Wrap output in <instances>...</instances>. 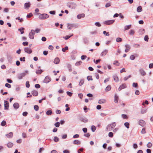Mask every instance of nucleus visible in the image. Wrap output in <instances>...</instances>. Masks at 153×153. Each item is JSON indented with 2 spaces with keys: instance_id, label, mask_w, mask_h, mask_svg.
Here are the masks:
<instances>
[{
  "instance_id": "nucleus-2",
  "label": "nucleus",
  "mask_w": 153,
  "mask_h": 153,
  "mask_svg": "<svg viewBox=\"0 0 153 153\" xmlns=\"http://www.w3.org/2000/svg\"><path fill=\"white\" fill-rule=\"evenodd\" d=\"M49 17V15L46 13H43L39 15V18L41 20L45 19Z\"/></svg>"
},
{
  "instance_id": "nucleus-5",
  "label": "nucleus",
  "mask_w": 153,
  "mask_h": 153,
  "mask_svg": "<svg viewBox=\"0 0 153 153\" xmlns=\"http://www.w3.org/2000/svg\"><path fill=\"white\" fill-rule=\"evenodd\" d=\"M114 21H115L114 20H110L104 21L103 23L106 25H110L113 24Z\"/></svg>"
},
{
  "instance_id": "nucleus-43",
  "label": "nucleus",
  "mask_w": 153,
  "mask_h": 153,
  "mask_svg": "<svg viewBox=\"0 0 153 153\" xmlns=\"http://www.w3.org/2000/svg\"><path fill=\"white\" fill-rule=\"evenodd\" d=\"M34 109L36 111H38L39 109V106L38 105H35L34 106Z\"/></svg>"
},
{
  "instance_id": "nucleus-17",
  "label": "nucleus",
  "mask_w": 153,
  "mask_h": 153,
  "mask_svg": "<svg viewBox=\"0 0 153 153\" xmlns=\"http://www.w3.org/2000/svg\"><path fill=\"white\" fill-rule=\"evenodd\" d=\"M30 2L26 3L25 4H24L25 8L26 9V8H29V7H30Z\"/></svg>"
},
{
  "instance_id": "nucleus-13",
  "label": "nucleus",
  "mask_w": 153,
  "mask_h": 153,
  "mask_svg": "<svg viewBox=\"0 0 153 153\" xmlns=\"http://www.w3.org/2000/svg\"><path fill=\"white\" fill-rule=\"evenodd\" d=\"M79 120L81 121L84 123H87L88 121V119L86 118H83L81 117L79 119Z\"/></svg>"
},
{
  "instance_id": "nucleus-27",
  "label": "nucleus",
  "mask_w": 153,
  "mask_h": 153,
  "mask_svg": "<svg viewBox=\"0 0 153 153\" xmlns=\"http://www.w3.org/2000/svg\"><path fill=\"white\" fill-rule=\"evenodd\" d=\"M147 112V109L143 108H143H142L141 110V113L142 114H143Z\"/></svg>"
},
{
  "instance_id": "nucleus-53",
  "label": "nucleus",
  "mask_w": 153,
  "mask_h": 153,
  "mask_svg": "<svg viewBox=\"0 0 153 153\" xmlns=\"http://www.w3.org/2000/svg\"><path fill=\"white\" fill-rule=\"evenodd\" d=\"M5 87L8 88H10L11 87V85L7 83H5Z\"/></svg>"
},
{
  "instance_id": "nucleus-19",
  "label": "nucleus",
  "mask_w": 153,
  "mask_h": 153,
  "mask_svg": "<svg viewBox=\"0 0 153 153\" xmlns=\"http://www.w3.org/2000/svg\"><path fill=\"white\" fill-rule=\"evenodd\" d=\"M106 102V100L104 99L100 100L98 101V103L100 104L104 103Z\"/></svg>"
},
{
  "instance_id": "nucleus-3",
  "label": "nucleus",
  "mask_w": 153,
  "mask_h": 153,
  "mask_svg": "<svg viewBox=\"0 0 153 153\" xmlns=\"http://www.w3.org/2000/svg\"><path fill=\"white\" fill-rule=\"evenodd\" d=\"M67 27L68 29L71 30L72 28H76L78 27L77 25L74 24H67Z\"/></svg>"
},
{
  "instance_id": "nucleus-7",
  "label": "nucleus",
  "mask_w": 153,
  "mask_h": 153,
  "mask_svg": "<svg viewBox=\"0 0 153 153\" xmlns=\"http://www.w3.org/2000/svg\"><path fill=\"white\" fill-rule=\"evenodd\" d=\"M25 52L29 54H30L32 53V51L30 48L28 47H25L24 49Z\"/></svg>"
},
{
  "instance_id": "nucleus-39",
  "label": "nucleus",
  "mask_w": 153,
  "mask_h": 153,
  "mask_svg": "<svg viewBox=\"0 0 153 153\" xmlns=\"http://www.w3.org/2000/svg\"><path fill=\"white\" fill-rule=\"evenodd\" d=\"M53 140L55 142H57L59 141V138L56 136H55L53 138Z\"/></svg>"
},
{
  "instance_id": "nucleus-23",
  "label": "nucleus",
  "mask_w": 153,
  "mask_h": 153,
  "mask_svg": "<svg viewBox=\"0 0 153 153\" xmlns=\"http://www.w3.org/2000/svg\"><path fill=\"white\" fill-rule=\"evenodd\" d=\"M142 10L143 9L141 6H139L137 7V12H140L142 11Z\"/></svg>"
},
{
  "instance_id": "nucleus-49",
  "label": "nucleus",
  "mask_w": 153,
  "mask_h": 153,
  "mask_svg": "<svg viewBox=\"0 0 153 153\" xmlns=\"http://www.w3.org/2000/svg\"><path fill=\"white\" fill-rule=\"evenodd\" d=\"M60 123L57 122L54 124V126L56 127H59L60 126Z\"/></svg>"
},
{
  "instance_id": "nucleus-36",
  "label": "nucleus",
  "mask_w": 153,
  "mask_h": 153,
  "mask_svg": "<svg viewBox=\"0 0 153 153\" xmlns=\"http://www.w3.org/2000/svg\"><path fill=\"white\" fill-rule=\"evenodd\" d=\"M131 25L126 26L125 27V28H124L125 30H128L131 28Z\"/></svg>"
},
{
  "instance_id": "nucleus-52",
  "label": "nucleus",
  "mask_w": 153,
  "mask_h": 153,
  "mask_svg": "<svg viewBox=\"0 0 153 153\" xmlns=\"http://www.w3.org/2000/svg\"><path fill=\"white\" fill-rule=\"evenodd\" d=\"M81 58L82 60H84L87 58V56L85 55H83L81 56Z\"/></svg>"
},
{
  "instance_id": "nucleus-42",
  "label": "nucleus",
  "mask_w": 153,
  "mask_h": 153,
  "mask_svg": "<svg viewBox=\"0 0 153 153\" xmlns=\"http://www.w3.org/2000/svg\"><path fill=\"white\" fill-rule=\"evenodd\" d=\"M122 117L124 119H128V116L126 114H122Z\"/></svg>"
},
{
  "instance_id": "nucleus-50",
  "label": "nucleus",
  "mask_w": 153,
  "mask_h": 153,
  "mask_svg": "<svg viewBox=\"0 0 153 153\" xmlns=\"http://www.w3.org/2000/svg\"><path fill=\"white\" fill-rule=\"evenodd\" d=\"M108 136L110 137H112L113 136V133L111 132H109Z\"/></svg>"
},
{
  "instance_id": "nucleus-16",
  "label": "nucleus",
  "mask_w": 153,
  "mask_h": 153,
  "mask_svg": "<svg viewBox=\"0 0 153 153\" xmlns=\"http://www.w3.org/2000/svg\"><path fill=\"white\" fill-rule=\"evenodd\" d=\"M59 62L60 59L59 58L56 57L55 59L53 62L55 64H57L59 63Z\"/></svg>"
},
{
  "instance_id": "nucleus-45",
  "label": "nucleus",
  "mask_w": 153,
  "mask_h": 153,
  "mask_svg": "<svg viewBox=\"0 0 153 153\" xmlns=\"http://www.w3.org/2000/svg\"><path fill=\"white\" fill-rule=\"evenodd\" d=\"M16 20H19L20 21L19 22H22L23 21V19L22 18L20 19L19 17H18L16 18Z\"/></svg>"
},
{
  "instance_id": "nucleus-64",
  "label": "nucleus",
  "mask_w": 153,
  "mask_h": 153,
  "mask_svg": "<svg viewBox=\"0 0 153 153\" xmlns=\"http://www.w3.org/2000/svg\"><path fill=\"white\" fill-rule=\"evenodd\" d=\"M28 45V42H24L22 43V45L24 46H27Z\"/></svg>"
},
{
  "instance_id": "nucleus-21",
  "label": "nucleus",
  "mask_w": 153,
  "mask_h": 153,
  "mask_svg": "<svg viewBox=\"0 0 153 153\" xmlns=\"http://www.w3.org/2000/svg\"><path fill=\"white\" fill-rule=\"evenodd\" d=\"M114 79V80L116 82H118L119 81V78L117 76V75L115 74L113 76Z\"/></svg>"
},
{
  "instance_id": "nucleus-29",
  "label": "nucleus",
  "mask_w": 153,
  "mask_h": 153,
  "mask_svg": "<svg viewBox=\"0 0 153 153\" xmlns=\"http://www.w3.org/2000/svg\"><path fill=\"white\" fill-rule=\"evenodd\" d=\"M43 71L42 69L38 70L36 71V73L37 74H41Z\"/></svg>"
},
{
  "instance_id": "nucleus-1",
  "label": "nucleus",
  "mask_w": 153,
  "mask_h": 153,
  "mask_svg": "<svg viewBox=\"0 0 153 153\" xmlns=\"http://www.w3.org/2000/svg\"><path fill=\"white\" fill-rule=\"evenodd\" d=\"M67 6L71 9H75L76 6V4L73 2L69 1L67 3Z\"/></svg>"
},
{
  "instance_id": "nucleus-33",
  "label": "nucleus",
  "mask_w": 153,
  "mask_h": 153,
  "mask_svg": "<svg viewBox=\"0 0 153 153\" xmlns=\"http://www.w3.org/2000/svg\"><path fill=\"white\" fill-rule=\"evenodd\" d=\"M124 125L127 128H129V123L127 122H126L124 123Z\"/></svg>"
},
{
  "instance_id": "nucleus-48",
  "label": "nucleus",
  "mask_w": 153,
  "mask_h": 153,
  "mask_svg": "<svg viewBox=\"0 0 153 153\" xmlns=\"http://www.w3.org/2000/svg\"><path fill=\"white\" fill-rule=\"evenodd\" d=\"M100 61H101V59H98L96 60L94 59V63H95L96 64H98L99 62H100Z\"/></svg>"
},
{
  "instance_id": "nucleus-60",
  "label": "nucleus",
  "mask_w": 153,
  "mask_h": 153,
  "mask_svg": "<svg viewBox=\"0 0 153 153\" xmlns=\"http://www.w3.org/2000/svg\"><path fill=\"white\" fill-rule=\"evenodd\" d=\"M103 34L106 36H109V33L108 32H106L105 31H103Z\"/></svg>"
},
{
  "instance_id": "nucleus-59",
  "label": "nucleus",
  "mask_w": 153,
  "mask_h": 153,
  "mask_svg": "<svg viewBox=\"0 0 153 153\" xmlns=\"http://www.w3.org/2000/svg\"><path fill=\"white\" fill-rule=\"evenodd\" d=\"M133 46L135 48H138L140 47V45L139 44H134L133 45Z\"/></svg>"
},
{
  "instance_id": "nucleus-8",
  "label": "nucleus",
  "mask_w": 153,
  "mask_h": 153,
  "mask_svg": "<svg viewBox=\"0 0 153 153\" xmlns=\"http://www.w3.org/2000/svg\"><path fill=\"white\" fill-rule=\"evenodd\" d=\"M51 80V78L48 76H46L44 80V83H47L49 82Z\"/></svg>"
},
{
  "instance_id": "nucleus-55",
  "label": "nucleus",
  "mask_w": 153,
  "mask_h": 153,
  "mask_svg": "<svg viewBox=\"0 0 153 153\" xmlns=\"http://www.w3.org/2000/svg\"><path fill=\"white\" fill-rule=\"evenodd\" d=\"M19 60L21 62H25V57H20V58Z\"/></svg>"
},
{
  "instance_id": "nucleus-14",
  "label": "nucleus",
  "mask_w": 153,
  "mask_h": 153,
  "mask_svg": "<svg viewBox=\"0 0 153 153\" xmlns=\"http://www.w3.org/2000/svg\"><path fill=\"white\" fill-rule=\"evenodd\" d=\"M139 72L142 76H145L146 74L145 72L142 69H140Z\"/></svg>"
},
{
  "instance_id": "nucleus-28",
  "label": "nucleus",
  "mask_w": 153,
  "mask_h": 153,
  "mask_svg": "<svg viewBox=\"0 0 153 153\" xmlns=\"http://www.w3.org/2000/svg\"><path fill=\"white\" fill-rule=\"evenodd\" d=\"M118 96L116 94H115L114 96V102L115 103H117L118 102Z\"/></svg>"
},
{
  "instance_id": "nucleus-41",
  "label": "nucleus",
  "mask_w": 153,
  "mask_h": 153,
  "mask_svg": "<svg viewBox=\"0 0 153 153\" xmlns=\"http://www.w3.org/2000/svg\"><path fill=\"white\" fill-rule=\"evenodd\" d=\"M84 83V80L83 79H82L80 80V81L79 85V86H81Z\"/></svg>"
},
{
  "instance_id": "nucleus-32",
  "label": "nucleus",
  "mask_w": 153,
  "mask_h": 153,
  "mask_svg": "<svg viewBox=\"0 0 153 153\" xmlns=\"http://www.w3.org/2000/svg\"><path fill=\"white\" fill-rule=\"evenodd\" d=\"M52 113V111L51 110H48L46 112V114L48 115H50Z\"/></svg>"
},
{
  "instance_id": "nucleus-6",
  "label": "nucleus",
  "mask_w": 153,
  "mask_h": 153,
  "mask_svg": "<svg viewBox=\"0 0 153 153\" xmlns=\"http://www.w3.org/2000/svg\"><path fill=\"white\" fill-rule=\"evenodd\" d=\"M4 109L5 110H8L9 107V103L8 101L4 100Z\"/></svg>"
},
{
  "instance_id": "nucleus-22",
  "label": "nucleus",
  "mask_w": 153,
  "mask_h": 153,
  "mask_svg": "<svg viewBox=\"0 0 153 153\" xmlns=\"http://www.w3.org/2000/svg\"><path fill=\"white\" fill-rule=\"evenodd\" d=\"M116 123L115 122H113V123L111 124H109L106 127V129H108V127H110V126H111V125L113 126L114 127H115V126H116Z\"/></svg>"
},
{
  "instance_id": "nucleus-61",
  "label": "nucleus",
  "mask_w": 153,
  "mask_h": 153,
  "mask_svg": "<svg viewBox=\"0 0 153 153\" xmlns=\"http://www.w3.org/2000/svg\"><path fill=\"white\" fill-rule=\"evenodd\" d=\"M33 16V14L31 13H30L27 15L26 17L27 18H30V17Z\"/></svg>"
},
{
  "instance_id": "nucleus-54",
  "label": "nucleus",
  "mask_w": 153,
  "mask_h": 153,
  "mask_svg": "<svg viewBox=\"0 0 153 153\" xmlns=\"http://www.w3.org/2000/svg\"><path fill=\"white\" fill-rule=\"evenodd\" d=\"M134 33V32L133 30H131L130 31L129 34L133 35Z\"/></svg>"
},
{
  "instance_id": "nucleus-25",
  "label": "nucleus",
  "mask_w": 153,
  "mask_h": 153,
  "mask_svg": "<svg viewBox=\"0 0 153 153\" xmlns=\"http://www.w3.org/2000/svg\"><path fill=\"white\" fill-rule=\"evenodd\" d=\"M6 136L9 138H11L13 136V133L11 132L9 134H6Z\"/></svg>"
},
{
  "instance_id": "nucleus-47",
  "label": "nucleus",
  "mask_w": 153,
  "mask_h": 153,
  "mask_svg": "<svg viewBox=\"0 0 153 153\" xmlns=\"http://www.w3.org/2000/svg\"><path fill=\"white\" fill-rule=\"evenodd\" d=\"M82 62L81 61H79L77 62H76V63L75 64V65L76 66H78L80 65L82 63Z\"/></svg>"
},
{
  "instance_id": "nucleus-40",
  "label": "nucleus",
  "mask_w": 153,
  "mask_h": 153,
  "mask_svg": "<svg viewBox=\"0 0 153 153\" xmlns=\"http://www.w3.org/2000/svg\"><path fill=\"white\" fill-rule=\"evenodd\" d=\"M13 145L12 143L10 142L7 144V146L8 148H11L13 146Z\"/></svg>"
},
{
  "instance_id": "nucleus-56",
  "label": "nucleus",
  "mask_w": 153,
  "mask_h": 153,
  "mask_svg": "<svg viewBox=\"0 0 153 153\" xmlns=\"http://www.w3.org/2000/svg\"><path fill=\"white\" fill-rule=\"evenodd\" d=\"M87 79H88V81L92 80L93 79L92 78V76H88L87 77Z\"/></svg>"
},
{
  "instance_id": "nucleus-35",
  "label": "nucleus",
  "mask_w": 153,
  "mask_h": 153,
  "mask_svg": "<svg viewBox=\"0 0 153 153\" xmlns=\"http://www.w3.org/2000/svg\"><path fill=\"white\" fill-rule=\"evenodd\" d=\"M91 129L92 132H94L96 129L95 126L94 125L92 126L91 127Z\"/></svg>"
},
{
  "instance_id": "nucleus-31",
  "label": "nucleus",
  "mask_w": 153,
  "mask_h": 153,
  "mask_svg": "<svg viewBox=\"0 0 153 153\" xmlns=\"http://www.w3.org/2000/svg\"><path fill=\"white\" fill-rule=\"evenodd\" d=\"M111 88V86L110 85H108L105 88V91H109Z\"/></svg>"
},
{
  "instance_id": "nucleus-24",
  "label": "nucleus",
  "mask_w": 153,
  "mask_h": 153,
  "mask_svg": "<svg viewBox=\"0 0 153 153\" xmlns=\"http://www.w3.org/2000/svg\"><path fill=\"white\" fill-rule=\"evenodd\" d=\"M67 67L68 68V70L70 72H71L72 71L71 65L70 64H67Z\"/></svg>"
},
{
  "instance_id": "nucleus-20",
  "label": "nucleus",
  "mask_w": 153,
  "mask_h": 153,
  "mask_svg": "<svg viewBox=\"0 0 153 153\" xmlns=\"http://www.w3.org/2000/svg\"><path fill=\"white\" fill-rule=\"evenodd\" d=\"M108 52V50H105L103 51L102 52L101 54V56H104Z\"/></svg>"
},
{
  "instance_id": "nucleus-51",
  "label": "nucleus",
  "mask_w": 153,
  "mask_h": 153,
  "mask_svg": "<svg viewBox=\"0 0 153 153\" xmlns=\"http://www.w3.org/2000/svg\"><path fill=\"white\" fill-rule=\"evenodd\" d=\"M95 25L97 26L100 27L101 26V25L100 23L99 22H96L95 23Z\"/></svg>"
},
{
  "instance_id": "nucleus-63",
  "label": "nucleus",
  "mask_w": 153,
  "mask_h": 153,
  "mask_svg": "<svg viewBox=\"0 0 153 153\" xmlns=\"http://www.w3.org/2000/svg\"><path fill=\"white\" fill-rule=\"evenodd\" d=\"M118 62L117 60L115 61H114V63H113V64L114 65H117V66H119L120 65V63H118Z\"/></svg>"
},
{
  "instance_id": "nucleus-11",
  "label": "nucleus",
  "mask_w": 153,
  "mask_h": 153,
  "mask_svg": "<svg viewBox=\"0 0 153 153\" xmlns=\"http://www.w3.org/2000/svg\"><path fill=\"white\" fill-rule=\"evenodd\" d=\"M125 46L126 47V49H125V51L126 52H128L131 48L130 46L128 45H126Z\"/></svg>"
},
{
  "instance_id": "nucleus-4",
  "label": "nucleus",
  "mask_w": 153,
  "mask_h": 153,
  "mask_svg": "<svg viewBox=\"0 0 153 153\" xmlns=\"http://www.w3.org/2000/svg\"><path fill=\"white\" fill-rule=\"evenodd\" d=\"M35 34V30H31L29 34V38L31 39H33L34 38V35Z\"/></svg>"
},
{
  "instance_id": "nucleus-30",
  "label": "nucleus",
  "mask_w": 153,
  "mask_h": 153,
  "mask_svg": "<svg viewBox=\"0 0 153 153\" xmlns=\"http://www.w3.org/2000/svg\"><path fill=\"white\" fill-rule=\"evenodd\" d=\"M73 36V34H72L70 36H68L67 35L65 37H63L65 39V40H67L69 38L72 37Z\"/></svg>"
},
{
  "instance_id": "nucleus-12",
  "label": "nucleus",
  "mask_w": 153,
  "mask_h": 153,
  "mask_svg": "<svg viewBox=\"0 0 153 153\" xmlns=\"http://www.w3.org/2000/svg\"><path fill=\"white\" fill-rule=\"evenodd\" d=\"M31 93L33 96H37L38 95V92L36 90H33L31 92Z\"/></svg>"
},
{
  "instance_id": "nucleus-57",
  "label": "nucleus",
  "mask_w": 153,
  "mask_h": 153,
  "mask_svg": "<svg viewBox=\"0 0 153 153\" xmlns=\"http://www.w3.org/2000/svg\"><path fill=\"white\" fill-rule=\"evenodd\" d=\"M132 86L134 88H137L138 86V84L137 83L133 82Z\"/></svg>"
},
{
  "instance_id": "nucleus-18",
  "label": "nucleus",
  "mask_w": 153,
  "mask_h": 153,
  "mask_svg": "<svg viewBox=\"0 0 153 153\" xmlns=\"http://www.w3.org/2000/svg\"><path fill=\"white\" fill-rule=\"evenodd\" d=\"M73 143L75 145H80L81 144V142L78 140H76L74 141Z\"/></svg>"
},
{
  "instance_id": "nucleus-62",
  "label": "nucleus",
  "mask_w": 153,
  "mask_h": 153,
  "mask_svg": "<svg viewBox=\"0 0 153 153\" xmlns=\"http://www.w3.org/2000/svg\"><path fill=\"white\" fill-rule=\"evenodd\" d=\"M26 86L27 88H28L30 86V85L28 81H27L26 83Z\"/></svg>"
},
{
  "instance_id": "nucleus-9",
  "label": "nucleus",
  "mask_w": 153,
  "mask_h": 153,
  "mask_svg": "<svg viewBox=\"0 0 153 153\" xmlns=\"http://www.w3.org/2000/svg\"><path fill=\"white\" fill-rule=\"evenodd\" d=\"M25 75L26 74L25 73H21L18 75V78L19 79H22L23 77H24L25 76Z\"/></svg>"
},
{
  "instance_id": "nucleus-58",
  "label": "nucleus",
  "mask_w": 153,
  "mask_h": 153,
  "mask_svg": "<svg viewBox=\"0 0 153 153\" xmlns=\"http://www.w3.org/2000/svg\"><path fill=\"white\" fill-rule=\"evenodd\" d=\"M66 93L67 95L69 96L70 97H71L73 94V93L72 92H69V91H67Z\"/></svg>"
},
{
  "instance_id": "nucleus-46",
  "label": "nucleus",
  "mask_w": 153,
  "mask_h": 153,
  "mask_svg": "<svg viewBox=\"0 0 153 153\" xmlns=\"http://www.w3.org/2000/svg\"><path fill=\"white\" fill-rule=\"evenodd\" d=\"M149 36L148 35H146L144 38V40L146 42H148L149 40Z\"/></svg>"
},
{
  "instance_id": "nucleus-26",
  "label": "nucleus",
  "mask_w": 153,
  "mask_h": 153,
  "mask_svg": "<svg viewBox=\"0 0 153 153\" xmlns=\"http://www.w3.org/2000/svg\"><path fill=\"white\" fill-rule=\"evenodd\" d=\"M25 30V28L23 27H22L18 29V30L19 31L21 32V34H23L24 33V30Z\"/></svg>"
},
{
  "instance_id": "nucleus-15",
  "label": "nucleus",
  "mask_w": 153,
  "mask_h": 153,
  "mask_svg": "<svg viewBox=\"0 0 153 153\" xmlns=\"http://www.w3.org/2000/svg\"><path fill=\"white\" fill-rule=\"evenodd\" d=\"M13 107L14 108L17 109L19 107V105L18 103L15 102L13 104Z\"/></svg>"
},
{
  "instance_id": "nucleus-38",
  "label": "nucleus",
  "mask_w": 153,
  "mask_h": 153,
  "mask_svg": "<svg viewBox=\"0 0 153 153\" xmlns=\"http://www.w3.org/2000/svg\"><path fill=\"white\" fill-rule=\"evenodd\" d=\"M68 49V48L67 46H65L64 48H62V51L64 52H65L66 50H67Z\"/></svg>"
},
{
  "instance_id": "nucleus-34",
  "label": "nucleus",
  "mask_w": 153,
  "mask_h": 153,
  "mask_svg": "<svg viewBox=\"0 0 153 153\" xmlns=\"http://www.w3.org/2000/svg\"><path fill=\"white\" fill-rule=\"evenodd\" d=\"M122 39L120 37H118L116 39V41L117 42H120L122 41Z\"/></svg>"
},
{
  "instance_id": "nucleus-10",
  "label": "nucleus",
  "mask_w": 153,
  "mask_h": 153,
  "mask_svg": "<svg viewBox=\"0 0 153 153\" xmlns=\"http://www.w3.org/2000/svg\"><path fill=\"white\" fill-rule=\"evenodd\" d=\"M139 124L142 126H143L145 125V121L142 120H140L139 121Z\"/></svg>"
},
{
  "instance_id": "nucleus-44",
  "label": "nucleus",
  "mask_w": 153,
  "mask_h": 153,
  "mask_svg": "<svg viewBox=\"0 0 153 153\" xmlns=\"http://www.w3.org/2000/svg\"><path fill=\"white\" fill-rule=\"evenodd\" d=\"M6 124V121L3 120L1 123V125L2 126H4Z\"/></svg>"
},
{
  "instance_id": "nucleus-37",
  "label": "nucleus",
  "mask_w": 153,
  "mask_h": 153,
  "mask_svg": "<svg viewBox=\"0 0 153 153\" xmlns=\"http://www.w3.org/2000/svg\"><path fill=\"white\" fill-rule=\"evenodd\" d=\"M7 59L9 62L11 63L12 61V58L11 56H7Z\"/></svg>"
}]
</instances>
